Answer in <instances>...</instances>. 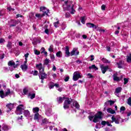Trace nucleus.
Listing matches in <instances>:
<instances>
[{
    "label": "nucleus",
    "mask_w": 131,
    "mask_h": 131,
    "mask_svg": "<svg viewBox=\"0 0 131 131\" xmlns=\"http://www.w3.org/2000/svg\"><path fill=\"white\" fill-rule=\"evenodd\" d=\"M128 82V78H124V84H126Z\"/></svg>",
    "instance_id": "nucleus-45"
},
{
    "label": "nucleus",
    "mask_w": 131,
    "mask_h": 131,
    "mask_svg": "<svg viewBox=\"0 0 131 131\" xmlns=\"http://www.w3.org/2000/svg\"><path fill=\"white\" fill-rule=\"evenodd\" d=\"M24 115L25 117H27L28 119H30V120H32V116L30 115V112L28 110H25L24 112Z\"/></svg>",
    "instance_id": "nucleus-10"
},
{
    "label": "nucleus",
    "mask_w": 131,
    "mask_h": 131,
    "mask_svg": "<svg viewBox=\"0 0 131 131\" xmlns=\"http://www.w3.org/2000/svg\"><path fill=\"white\" fill-rule=\"evenodd\" d=\"M50 58L51 59V60H52V61H54V60H55V55H54V54H51Z\"/></svg>",
    "instance_id": "nucleus-50"
},
{
    "label": "nucleus",
    "mask_w": 131,
    "mask_h": 131,
    "mask_svg": "<svg viewBox=\"0 0 131 131\" xmlns=\"http://www.w3.org/2000/svg\"><path fill=\"white\" fill-rule=\"evenodd\" d=\"M40 51H41V54H43V52H46V49H45V48L42 47V48H41Z\"/></svg>",
    "instance_id": "nucleus-53"
},
{
    "label": "nucleus",
    "mask_w": 131,
    "mask_h": 131,
    "mask_svg": "<svg viewBox=\"0 0 131 131\" xmlns=\"http://www.w3.org/2000/svg\"><path fill=\"white\" fill-rule=\"evenodd\" d=\"M54 86H55L56 90L60 88V84L59 83H54Z\"/></svg>",
    "instance_id": "nucleus-49"
},
{
    "label": "nucleus",
    "mask_w": 131,
    "mask_h": 131,
    "mask_svg": "<svg viewBox=\"0 0 131 131\" xmlns=\"http://www.w3.org/2000/svg\"><path fill=\"white\" fill-rule=\"evenodd\" d=\"M39 118V114H38V113L35 114L34 117V120H38Z\"/></svg>",
    "instance_id": "nucleus-33"
},
{
    "label": "nucleus",
    "mask_w": 131,
    "mask_h": 131,
    "mask_svg": "<svg viewBox=\"0 0 131 131\" xmlns=\"http://www.w3.org/2000/svg\"><path fill=\"white\" fill-rule=\"evenodd\" d=\"M28 98H30L31 100L34 99L35 98V93L31 94V93L29 92L28 94Z\"/></svg>",
    "instance_id": "nucleus-22"
},
{
    "label": "nucleus",
    "mask_w": 131,
    "mask_h": 131,
    "mask_svg": "<svg viewBox=\"0 0 131 131\" xmlns=\"http://www.w3.org/2000/svg\"><path fill=\"white\" fill-rule=\"evenodd\" d=\"M7 47L8 49H12V42L9 41L8 44L7 45Z\"/></svg>",
    "instance_id": "nucleus-39"
},
{
    "label": "nucleus",
    "mask_w": 131,
    "mask_h": 131,
    "mask_svg": "<svg viewBox=\"0 0 131 131\" xmlns=\"http://www.w3.org/2000/svg\"><path fill=\"white\" fill-rule=\"evenodd\" d=\"M106 51H107V52H111V48L109 46H107L106 47Z\"/></svg>",
    "instance_id": "nucleus-57"
},
{
    "label": "nucleus",
    "mask_w": 131,
    "mask_h": 131,
    "mask_svg": "<svg viewBox=\"0 0 131 131\" xmlns=\"http://www.w3.org/2000/svg\"><path fill=\"white\" fill-rule=\"evenodd\" d=\"M126 61L127 63H131V53H129V55L127 56Z\"/></svg>",
    "instance_id": "nucleus-30"
},
{
    "label": "nucleus",
    "mask_w": 131,
    "mask_h": 131,
    "mask_svg": "<svg viewBox=\"0 0 131 131\" xmlns=\"http://www.w3.org/2000/svg\"><path fill=\"white\" fill-rule=\"evenodd\" d=\"M102 62H103L104 63H105L110 64L111 63V62L110 61H108L107 59H106L105 58H103L102 59Z\"/></svg>",
    "instance_id": "nucleus-34"
},
{
    "label": "nucleus",
    "mask_w": 131,
    "mask_h": 131,
    "mask_svg": "<svg viewBox=\"0 0 131 131\" xmlns=\"http://www.w3.org/2000/svg\"><path fill=\"white\" fill-rule=\"evenodd\" d=\"M69 17H70V13H69V12H67L65 14V17L69 18Z\"/></svg>",
    "instance_id": "nucleus-51"
},
{
    "label": "nucleus",
    "mask_w": 131,
    "mask_h": 131,
    "mask_svg": "<svg viewBox=\"0 0 131 131\" xmlns=\"http://www.w3.org/2000/svg\"><path fill=\"white\" fill-rule=\"evenodd\" d=\"M2 127L4 129V130H9V129H10V128H11V127H9V126H8V125H7L6 124H3L2 125Z\"/></svg>",
    "instance_id": "nucleus-26"
},
{
    "label": "nucleus",
    "mask_w": 131,
    "mask_h": 131,
    "mask_svg": "<svg viewBox=\"0 0 131 131\" xmlns=\"http://www.w3.org/2000/svg\"><path fill=\"white\" fill-rule=\"evenodd\" d=\"M123 111H125V107L124 106H121L120 109V112H123Z\"/></svg>",
    "instance_id": "nucleus-44"
},
{
    "label": "nucleus",
    "mask_w": 131,
    "mask_h": 131,
    "mask_svg": "<svg viewBox=\"0 0 131 131\" xmlns=\"http://www.w3.org/2000/svg\"><path fill=\"white\" fill-rule=\"evenodd\" d=\"M49 123V120L47 119H44L42 120V123H45L46 124H47V123Z\"/></svg>",
    "instance_id": "nucleus-46"
},
{
    "label": "nucleus",
    "mask_w": 131,
    "mask_h": 131,
    "mask_svg": "<svg viewBox=\"0 0 131 131\" xmlns=\"http://www.w3.org/2000/svg\"><path fill=\"white\" fill-rule=\"evenodd\" d=\"M127 104L129 105V106H131V97H129L127 99Z\"/></svg>",
    "instance_id": "nucleus-43"
},
{
    "label": "nucleus",
    "mask_w": 131,
    "mask_h": 131,
    "mask_svg": "<svg viewBox=\"0 0 131 131\" xmlns=\"http://www.w3.org/2000/svg\"><path fill=\"white\" fill-rule=\"evenodd\" d=\"M112 120H113V121H114L116 124H119V121H117L116 120V118H115L114 116H112Z\"/></svg>",
    "instance_id": "nucleus-31"
},
{
    "label": "nucleus",
    "mask_w": 131,
    "mask_h": 131,
    "mask_svg": "<svg viewBox=\"0 0 131 131\" xmlns=\"http://www.w3.org/2000/svg\"><path fill=\"white\" fill-rule=\"evenodd\" d=\"M21 68L23 71H26L28 68V66L26 64H23L21 66Z\"/></svg>",
    "instance_id": "nucleus-27"
},
{
    "label": "nucleus",
    "mask_w": 131,
    "mask_h": 131,
    "mask_svg": "<svg viewBox=\"0 0 131 131\" xmlns=\"http://www.w3.org/2000/svg\"><path fill=\"white\" fill-rule=\"evenodd\" d=\"M52 115H53V113H52V110L49 109L46 111V115H47V116H48V117L52 116Z\"/></svg>",
    "instance_id": "nucleus-21"
},
{
    "label": "nucleus",
    "mask_w": 131,
    "mask_h": 131,
    "mask_svg": "<svg viewBox=\"0 0 131 131\" xmlns=\"http://www.w3.org/2000/svg\"><path fill=\"white\" fill-rule=\"evenodd\" d=\"M106 111L107 113H110L111 114H115V113H116L115 111L110 107L107 108Z\"/></svg>",
    "instance_id": "nucleus-23"
},
{
    "label": "nucleus",
    "mask_w": 131,
    "mask_h": 131,
    "mask_svg": "<svg viewBox=\"0 0 131 131\" xmlns=\"http://www.w3.org/2000/svg\"><path fill=\"white\" fill-rule=\"evenodd\" d=\"M64 11H70L71 14L73 15L75 13V10H74V5H73L71 2H66L63 5Z\"/></svg>",
    "instance_id": "nucleus-3"
},
{
    "label": "nucleus",
    "mask_w": 131,
    "mask_h": 131,
    "mask_svg": "<svg viewBox=\"0 0 131 131\" xmlns=\"http://www.w3.org/2000/svg\"><path fill=\"white\" fill-rule=\"evenodd\" d=\"M76 55H79V51H77V48H74L71 52V56H76Z\"/></svg>",
    "instance_id": "nucleus-12"
},
{
    "label": "nucleus",
    "mask_w": 131,
    "mask_h": 131,
    "mask_svg": "<svg viewBox=\"0 0 131 131\" xmlns=\"http://www.w3.org/2000/svg\"><path fill=\"white\" fill-rule=\"evenodd\" d=\"M108 101L110 102V106H112V105H113L114 103H115L114 101H112V100H108Z\"/></svg>",
    "instance_id": "nucleus-52"
},
{
    "label": "nucleus",
    "mask_w": 131,
    "mask_h": 131,
    "mask_svg": "<svg viewBox=\"0 0 131 131\" xmlns=\"http://www.w3.org/2000/svg\"><path fill=\"white\" fill-rule=\"evenodd\" d=\"M23 92L24 95H28L29 94V88L28 87L24 88Z\"/></svg>",
    "instance_id": "nucleus-24"
},
{
    "label": "nucleus",
    "mask_w": 131,
    "mask_h": 131,
    "mask_svg": "<svg viewBox=\"0 0 131 131\" xmlns=\"http://www.w3.org/2000/svg\"><path fill=\"white\" fill-rule=\"evenodd\" d=\"M36 68L39 70V77L40 79H46L47 75L45 72V68L42 67V64L39 63L36 64Z\"/></svg>",
    "instance_id": "nucleus-1"
},
{
    "label": "nucleus",
    "mask_w": 131,
    "mask_h": 131,
    "mask_svg": "<svg viewBox=\"0 0 131 131\" xmlns=\"http://www.w3.org/2000/svg\"><path fill=\"white\" fill-rule=\"evenodd\" d=\"M49 52H54V46L51 45L48 49Z\"/></svg>",
    "instance_id": "nucleus-41"
},
{
    "label": "nucleus",
    "mask_w": 131,
    "mask_h": 131,
    "mask_svg": "<svg viewBox=\"0 0 131 131\" xmlns=\"http://www.w3.org/2000/svg\"><path fill=\"white\" fill-rule=\"evenodd\" d=\"M76 63H77V64H81V63H82V61L78 59L76 61Z\"/></svg>",
    "instance_id": "nucleus-54"
},
{
    "label": "nucleus",
    "mask_w": 131,
    "mask_h": 131,
    "mask_svg": "<svg viewBox=\"0 0 131 131\" xmlns=\"http://www.w3.org/2000/svg\"><path fill=\"white\" fill-rule=\"evenodd\" d=\"M39 111V108L38 107H34L33 108V112L34 113H37Z\"/></svg>",
    "instance_id": "nucleus-38"
},
{
    "label": "nucleus",
    "mask_w": 131,
    "mask_h": 131,
    "mask_svg": "<svg viewBox=\"0 0 131 131\" xmlns=\"http://www.w3.org/2000/svg\"><path fill=\"white\" fill-rule=\"evenodd\" d=\"M81 77V75L79 73V72H75L73 74V79L74 81H76Z\"/></svg>",
    "instance_id": "nucleus-6"
},
{
    "label": "nucleus",
    "mask_w": 131,
    "mask_h": 131,
    "mask_svg": "<svg viewBox=\"0 0 131 131\" xmlns=\"http://www.w3.org/2000/svg\"><path fill=\"white\" fill-rule=\"evenodd\" d=\"M40 11L43 12L44 16H49V13H50V10L48 9L46 7H41L40 8Z\"/></svg>",
    "instance_id": "nucleus-9"
},
{
    "label": "nucleus",
    "mask_w": 131,
    "mask_h": 131,
    "mask_svg": "<svg viewBox=\"0 0 131 131\" xmlns=\"http://www.w3.org/2000/svg\"><path fill=\"white\" fill-rule=\"evenodd\" d=\"M69 80V76H67L64 78V81H68Z\"/></svg>",
    "instance_id": "nucleus-64"
},
{
    "label": "nucleus",
    "mask_w": 131,
    "mask_h": 131,
    "mask_svg": "<svg viewBox=\"0 0 131 131\" xmlns=\"http://www.w3.org/2000/svg\"><path fill=\"white\" fill-rule=\"evenodd\" d=\"M65 100V97H58L57 99V101L58 103V104H61V103H62L63 102V101H64Z\"/></svg>",
    "instance_id": "nucleus-25"
},
{
    "label": "nucleus",
    "mask_w": 131,
    "mask_h": 131,
    "mask_svg": "<svg viewBox=\"0 0 131 131\" xmlns=\"http://www.w3.org/2000/svg\"><path fill=\"white\" fill-rule=\"evenodd\" d=\"M51 60L46 58L43 62V64L44 65H48L50 63H51Z\"/></svg>",
    "instance_id": "nucleus-28"
},
{
    "label": "nucleus",
    "mask_w": 131,
    "mask_h": 131,
    "mask_svg": "<svg viewBox=\"0 0 131 131\" xmlns=\"http://www.w3.org/2000/svg\"><path fill=\"white\" fill-rule=\"evenodd\" d=\"M34 52L35 55H40V52L37 51V50H34Z\"/></svg>",
    "instance_id": "nucleus-47"
},
{
    "label": "nucleus",
    "mask_w": 131,
    "mask_h": 131,
    "mask_svg": "<svg viewBox=\"0 0 131 131\" xmlns=\"http://www.w3.org/2000/svg\"><path fill=\"white\" fill-rule=\"evenodd\" d=\"M66 55L65 56L68 58V57H70V55H71V53L69 52V47L68 46L66 47Z\"/></svg>",
    "instance_id": "nucleus-15"
},
{
    "label": "nucleus",
    "mask_w": 131,
    "mask_h": 131,
    "mask_svg": "<svg viewBox=\"0 0 131 131\" xmlns=\"http://www.w3.org/2000/svg\"><path fill=\"white\" fill-rule=\"evenodd\" d=\"M75 107L76 109H79V104L77 103V101H75L73 102V104L72 105V108Z\"/></svg>",
    "instance_id": "nucleus-20"
},
{
    "label": "nucleus",
    "mask_w": 131,
    "mask_h": 131,
    "mask_svg": "<svg viewBox=\"0 0 131 131\" xmlns=\"http://www.w3.org/2000/svg\"><path fill=\"white\" fill-rule=\"evenodd\" d=\"M5 58V54H2L0 55V59H3Z\"/></svg>",
    "instance_id": "nucleus-60"
},
{
    "label": "nucleus",
    "mask_w": 131,
    "mask_h": 131,
    "mask_svg": "<svg viewBox=\"0 0 131 131\" xmlns=\"http://www.w3.org/2000/svg\"><path fill=\"white\" fill-rule=\"evenodd\" d=\"M85 20H86L85 16H82L81 17V22L82 24H85Z\"/></svg>",
    "instance_id": "nucleus-35"
},
{
    "label": "nucleus",
    "mask_w": 131,
    "mask_h": 131,
    "mask_svg": "<svg viewBox=\"0 0 131 131\" xmlns=\"http://www.w3.org/2000/svg\"><path fill=\"white\" fill-rule=\"evenodd\" d=\"M86 26H88L89 28H94V29H97V26L95 25L94 24L87 23Z\"/></svg>",
    "instance_id": "nucleus-19"
},
{
    "label": "nucleus",
    "mask_w": 131,
    "mask_h": 131,
    "mask_svg": "<svg viewBox=\"0 0 131 131\" xmlns=\"http://www.w3.org/2000/svg\"><path fill=\"white\" fill-rule=\"evenodd\" d=\"M116 120H117L118 121H121V122H124V121H125V119H121L120 117L119 118H116ZM127 120H125V121H126Z\"/></svg>",
    "instance_id": "nucleus-42"
},
{
    "label": "nucleus",
    "mask_w": 131,
    "mask_h": 131,
    "mask_svg": "<svg viewBox=\"0 0 131 131\" xmlns=\"http://www.w3.org/2000/svg\"><path fill=\"white\" fill-rule=\"evenodd\" d=\"M8 65L9 67L10 71H13L15 68H17V67H18V64H16L15 62L13 60L9 61L8 63Z\"/></svg>",
    "instance_id": "nucleus-4"
},
{
    "label": "nucleus",
    "mask_w": 131,
    "mask_h": 131,
    "mask_svg": "<svg viewBox=\"0 0 131 131\" xmlns=\"http://www.w3.org/2000/svg\"><path fill=\"white\" fill-rule=\"evenodd\" d=\"M102 116H103V113L98 112L95 116H89L88 118L90 121H93L94 123H97L102 119Z\"/></svg>",
    "instance_id": "nucleus-2"
},
{
    "label": "nucleus",
    "mask_w": 131,
    "mask_h": 131,
    "mask_svg": "<svg viewBox=\"0 0 131 131\" xmlns=\"http://www.w3.org/2000/svg\"><path fill=\"white\" fill-rule=\"evenodd\" d=\"M100 68L101 69V71L103 74H105V73H106V71H107V70L109 69V66H107L105 67L103 64H101Z\"/></svg>",
    "instance_id": "nucleus-11"
},
{
    "label": "nucleus",
    "mask_w": 131,
    "mask_h": 131,
    "mask_svg": "<svg viewBox=\"0 0 131 131\" xmlns=\"http://www.w3.org/2000/svg\"><path fill=\"white\" fill-rule=\"evenodd\" d=\"M45 32L46 34H48L49 35V29H46L45 30Z\"/></svg>",
    "instance_id": "nucleus-63"
},
{
    "label": "nucleus",
    "mask_w": 131,
    "mask_h": 131,
    "mask_svg": "<svg viewBox=\"0 0 131 131\" xmlns=\"http://www.w3.org/2000/svg\"><path fill=\"white\" fill-rule=\"evenodd\" d=\"M59 25L60 23L59 22V20L54 23V27H55V28H57V27H59Z\"/></svg>",
    "instance_id": "nucleus-36"
},
{
    "label": "nucleus",
    "mask_w": 131,
    "mask_h": 131,
    "mask_svg": "<svg viewBox=\"0 0 131 131\" xmlns=\"http://www.w3.org/2000/svg\"><path fill=\"white\" fill-rule=\"evenodd\" d=\"M71 102H72V99H69V98H66L64 100L63 108L64 109H68L69 108V105L71 104Z\"/></svg>",
    "instance_id": "nucleus-7"
},
{
    "label": "nucleus",
    "mask_w": 131,
    "mask_h": 131,
    "mask_svg": "<svg viewBox=\"0 0 131 131\" xmlns=\"http://www.w3.org/2000/svg\"><path fill=\"white\" fill-rule=\"evenodd\" d=\"M122 91V88L118 87L115 89V94L117 97H119V93H121Z\"/></svg>",
    "instance_id": "nucleus-13"
},
{
    "label": "nucleus",
    "mask_w": 131,
    "mask_h": 131,
    "mask_svg": "<svg viewBox=\"0 0 131 131\" xmlns=\"http://www.w3.org/2000/svg\"><path fill=\"white\" fill-rule=\"evenodd\" d=\"M11 94V90L10 89H7V91L5 93H4V91L1 90L0 91V97L2 98V99H4L6 98V97H7V96H9V95Z\"/></svg>",
    "instance_id": "nucleus-5"
},
{
    "label": "nucleus",
    "mask_w": 131,
    "mask_h": 131,
    "mask_svg": "<svg viewBox=\"0 0 131 131\" xmlns=\"http://www.w3.org/2000/svg\"><path fill=\"white\" fill-rule=\"evenodd\" d=\"M6 107L7 108H8V109H9V110H8L7 111V112L8 113H9V112H10V111H12V109H13L14 108V104L13 103H8L6 105Z\"/></svg>",
    "instance_id": "nucleus-14"
},
{
    "label": "nucleus",
    "mask_w": 131,
    "mask_h": 131,
    "mask_svg": "<svg viewBox=\"0 0 131 131\" xmlns=\"http://www.w3.org/2000/svg\"><path fill=\"white\" fill-rule=\"evenodd\" d=\"M6 42V40L3 38H0V43H4Z\"/></svg>",
    "instance_id": "nucleus-48"
},
{
    "label": "nucleus",
    "mask_w": 131,
    "mask_h": 131,
    "mask_svg": "<svg viewBox=\"0 0 131 131\" xmlns=\"http://www.w3.org/2000/svg\"><path fill=\"white\" fill-rule=\"evenodd\" d=\"M117 65L118 66V68H122V67H123V65H124V61L123 60H120L118 62H117Z\"/></svg>",
    "instance_id": "nucleus-16"
},
{
    "label": "nucleus",
    "mask_w": 131,
    "mask_h": 131,
    "mask_svg": "<svg viewBox=\"0 0 131 131\" xmlns=\"http://www.w3.org/2000/svg\"><path fill=\"white\" fill-rule=\"evenodd\" d=\"M105 9H106V6L102 5L101 6V10H102V11H105Z\"/></svg>",
    "instance_id": "nucleus-56"
},
{
    "label": "nucleus",
    "mask_w": 131,
    "mask_h": 131,
    "mask_svg": "<svg viewBox=\"0 0 131 131\" xmlns=\"http://www.w3.org/2000/svg\"><path fill=\"white\" fill-rule=\"evenodd\" d=\"M35 16L37 17V18H42V17L45 16V14H36Z\"/></svg>",
    "instance_id": "nucleus-40"
},
{
    "label": "nucleus",
    "mask_w": 131,
    "mask_h": 131,
    "mask_svg": "<svg viewBox=\"0 0 131 131\" xmlns=\"http://www.w3.org/2000/svg\"><path fill=\"white\" fill-rule=\"evenodd\" d=\"M23 104H20L18 106H17L16 108V111L15 112L16 114H17V115H20L22 114V111L24 110V108H23Z\"/></svg>",
    "instance_id": "nucleus-8"
},
{
    "label": "nucleus",
    "mask_w": 131,
    "mask_h": 131,
    "mask_svg": "<svg viewBox=\"0 0 131 131\" xmlns=\"http://www.w3.org/2000/svg\"><path fill=\"white\" fill-rule=\"evenodd\" d=\"M127 116H130L131 115V111H129L128 112L126 113Z\"/></svg>",
    "instance_id": "nucleus-61"
},
{
    "label": "nucleus",
    "mask_w": 131,
    "mask_h": 131,
    "mask_svg": "<svg viewBox=\"0 0 131 131\" xmlns=\"http://www.w3.org/2000/svg\"><path fill=\"white\" fill-rule=\"evenodd\" d=\"M29 56V53H27L25 54V60H27V57Z\"/></svg>",
    "instance_id": "nucleus-58"
},
{
    "label": "nucleus",
    "mask_w": 131,
    "mask_h": 131,
    "mask_svg": "<svg viewBox=\"0 0 131 131\" xmlns=\"http://www.w3.org/2000/svg\"><path fill=\"white\" fill-rule=\"evenodd\" d=\"M87 76H88L89 78H93L94 76L91 74V73H89L87 74Z\"/></svg>",
    "instance_id": "nucleus-55"
},
{
    "label": "nucleus",
    "mask_w": 131,
    "mask_h": 131,
    "mask_svg": "<svg viewBox=\"0 0 131 131\" xmlns=\"http://www.w3.org/2000/svg\"><path fill=\"white\" fill-rule=\"evenodd\" d=\"M56 56L58 57V58H62V56H63V54L61 51H58L56 53Z\"/></svg>",
    "instance_id": "nucleus-29"
},
{
    "label": "nucleus",
    "mask_w": 131,
    "mask_h": 131,
    "mask_svg": "<svg viewBox=\"0 0 131 131\" xmlns=\"http://www.w3.org/2000/svg\"><path fill=\"white\" fill-rule=\"evenodd\" d=\"M89 69H94V70L97 71L99 69L97 67H96V65L93 64L91 66L89 67Z\"/></svg>",
    "instance_id": "nucleus-32"
},
{
    "label": "nucleus",
    "mask_w": 131,
    "mask_h": 131,
    "mask_svg": "<svg viewBox=\"0 0 131 131\" xmlns=\"http://www.w3.org/2000/svg\"><path fill=\"white\" fill-rule=\"evenodd\" d=\"M33 75L36 76L38 74V72L37 71H34V73L33 74Z\"/></svg>",
    "instance_id": "nucleus-62"
},
{
    "label": "nucleus",
    "mask_w": 131,
    "mask_h": 131,
    "mask_svg": "<svg viewBox=\"0 0 131 131\" xmlns=\"http://www.w3.org/2000/svg\"><path fill=\"white\" fill-rule=\"evenodd\" d=\"M54 86H55V83L54 82H50L49 85V89L50 90H51V89H54Z\"/></svg>",
    "instance_id": "nucleus-37"
},
{
    "label": "nucleus",
    "mask_w": 131,
    "mask_h": 131,
    "mask_svg": "<svg viewBox=\"0 0 131 131\" xmlns=\"http://www.w3.org/2000/svg\"><path fill=\"white\" fill-rule=\"evenodd\" d=\"M113 77V79L115 81H119V80H120V79H121V78L123 77V76H121V78H120L117 77V75H116V74H114Z\"/></svg>",
    "instance_id": "nucleus-18"
},
{
    "label": "nucleus",
    "mask_w": 131,
    "mask_h": 131,
    "mask_svg": "<svg viewBox=\"0 0 131 131\" xmlns=\"http://www.w3.org/2000/svg\"><path fill=\"white\" fill-rule=\"evenodd\" d=\"M90 57H91V58L90 61H94V60H95V57L94 56V55H92Z\"/></svg>",
    "instance_id": "nucleus-59"
},
{
    "label": "nucleus",
    "mask_w": 131,
    "mask_h": 131,
    "mask_svg": "<svg viewBox=\"0 0 131 131\" xmlns=\"http://www.w3.org/2000/svg\"><path fill=\"white\" fill-rule=\"evenodd\" d=\"M101 124L102 125H103L104 126H105V125H107V126H111L112 127V124H111V122H110V121H102L101 122Z\"/></svg>",
    "instance_id": "nucleus-17"
}]
</instances>
